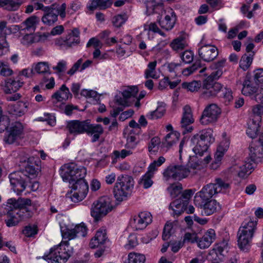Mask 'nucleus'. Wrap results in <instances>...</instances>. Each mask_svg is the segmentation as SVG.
<instances>
[{
    "label": "nucleus",
    "mask_w": 263,
    "mask_h": 263,
    "mask_svg": "<svg viewBox=\"0 0 263 263\" xmlns=\"http://www.w3.org/2000/svg\"><path fill=\"white\" fill-rule=\"evenodd\" d=\"M218 97L222 100L226 105H228L233 99L232 90L230 88L223 86Z\"/></svg>",
    "instance_id": "obj_35"
},
{
    "label": "nucleus",
    "mask_w": 263,
    "mask_h": 263,
    "mask_svg": "<svg viewBox=\"0 0 263 263\" xmlns=\"http://www.w3.org/2000/svg\"><path fill=\"white\" fill-rule=\"evenodd\" d=\"M4 6L9 11H15L23 3V0H4Z\"/></svg>",
    "instance_id": "obj_42"
},
{
    "label": "nucleus",
    "mask_w": 263,
    "mask_h": 263,
    "mask_svg": "<svg viewBox=\"0 0 263 263\" xmlns=\"http://www.w3.org/2000/svg\"><path fill=\"white\" fill-rule=\"evenodd\" d=\"M165 161V159L163 157H159L157 160L150 164L146 173L154 176V172L157 170V167L161 166Z\"/></svg>",
    "instance_id": "obj_45"
},
{
    "label": "nucleus",
    "mask_w": 263,
    "mask_h": 263,
    "mask_svg": "<svg viewBox=\"0 0 263 263\" xmlns=\"http://www.w3.org/2000/svg\"><path fill=\"white\" fill-rule=\"evenodd\" d=\"M182 190V184L180 183H173L167 187V191L170 193L172 198H175L181 193Z\"/></svg>",
    "instance_id": "obj_41"
},
{
    "label": "nucleus",
    "mask_w": 263,
    "mask_h": 263,
    "mask_svg": "<svg viewBox=\"0 0 263 263\" xmlns=\"http://www.w3.org/2000/svg\"><path fill=\"white\" fill-rule=\"evenodd\" d=\"M194 122L193 116L191 107L185 105L183 108L182 116L180 121V127L183 134L190 133L193 128L191 124Z\"/></svg>",
    "instance_id": "obj_15"
},
{
    "label": "nucleus",
    "mask_w": 263,
    "mask_h": 263,
    "mask_svg": "<svg viewBox=\"0 0 263 263\" xmlns=\"http://www.w3.org/2000/svg\"><path fill=\"white\" fill-rule=\"evenodd\" d=\"M260 90L257 84H254L251 81V76L247 73L243 82V88L242 93L245 96H251L255 95V98H260L258 96L260 93Z\"/></svg>",
    "instance_id": "obj_24"
},
{
    "label": "nucleus",
    "mask_w": 263,
    "mask_h": 263,
    "mask_svg": "<svg viewBox=\"0 0 263 263\" xmlns=\"http://www.w3.org/2000/svg\"><path fill=\"white\" fill-rule=\"evenodd\" d=\"M128 16L126 14H118L112 18L113 25L117 28L121 27L127 20Z\"/></svg>",
    "instance_id": "obj_44"
},
{
    "label": "nucleus",
    "mask_w": 263,
    "mask_h": 263,
    "mask_svg": "<svg viewBox=\"0 0 263 263\" xmlns=\"http://www.w3.org/2000/svg\"><path fill=\"white\" fill-rule=\"evenodd\" d=\"M145 257L144 255L136 253H130L128 254V262L129 263H145Z\"/></svg>",
    "instance_id": "obj_48"
},
{
    "label": "nucleus",
    "mask_w": 263,
    "mask_h": 263,
    "mask_svg": "<svg viewBox=\"0 0 263 263\" xmlns=\"http://www.w3.org/2000/svg\"><path fill=\"white\" fill-rule=\"evenodd\" d=\"M147 13L148 15L154 13H158L157 11V8L163 9V4L158 3L156 4V2L154 1L148 2L146 5Z\"/></svg>",
    "instance_id": "obj_51"
},
{
    "label": "nucleus",
    "mask_w": 263,
    "mask_h": 263,
    "mask_svg": "<svg viewBox=\"0 0 263 263\" xmlns=\"http://www.w3.org/2000/svg\"><path fill=\"white\" fill-rule=\"evenodd\" d=\"M37 230L36 227L27 226H26L23 230V234L27 237H32L36 234Z\"/></svg>",
    "instance_id": "obj_60"
},
{
    "label": "nucleus",
    "mask_w": 263,
    "mask_h": 263,
    "mask_svg": "<svg viewBox=\"0 0 263 263\" xmlns=\"http://www.w3.org/2000/svg\"><path fill=\"white\" fill-rule=\"evenodd\" d=\"M262 148L259 146L253 147L251 146L250 147V158L251 161L253 162H256L258 161V159L261 158L263 155L262 153Z\"/></svg>",
    "instance_id": "obj_38"
},
{
    "label": "nucleus",
    "mask_w": 263,
    "mask_h": 263,
    "mask_svg": "<svg viewBox=\"0 0 263 263\" xmlns=\"http://www.w3.org/2000/svg\"><path fill=\"white\" fill-rule=\"evenodd\" d=\"M200 58L204 61L210 62L213 61L218 55V49L210 44L202 45L198 49Z\"/></svg>",
    "instance_id": "obj_22"
},
{
    "label": "nucleus",
    "mask_w": 263,
    "mask_h": 263,
    "mask_svg": "<svg viewBox=\"0 0 263 263\" xmlns=\"http://www.w3.org/2000/svg\"><path fill=\"white\" fill-rule=\"evenodd\" d=\"M217 194L215 185L209 183L204 185L201 191L198 192L194 197V201L199 202L203 200L212 199V198Z\"/></svg>",
    "instance_id": "obj_19"
},
{
    "label": "nucleus",
    "mask_w": 263,
    "mask_h": 263,
    "mask_svg": "<svg viewBox=\"0 0 263 263\" xmlns=\"http://www.w3.org/2000/svg\"><path fill=\"white\" fill-rule=\"evenodd\" d=\"M34 70L38 73H50L48 63L45 62L38 63L35 65Z\"/></svg>",
    "instance_id": "obj_54"
},
{
    "label": "nucleus",
    "mask_w": 263,
    "mask_h": 263,
    "mask_svg": "<svg viewBox=\"0 0 263 263\" xmlns=\"http://www.w3.org/2000/svg\"><path fill=\"white\" fill-rule=\"evenodd\" d=\"M226 60L222 59L214 64V68L216 69L215 71L211 73L210 75H214L215 78H219L222 74V68L224 66Z\"/></svg>",
    "instance_id": "obj_49"
},
{
    "label": "nucleus",
    "mask_w": 263,
    "mask_h": 263,
    "mask_svg": "<svg viewBox=\"0 0 263 263\" xmlns=\"http://www.w3.org/2000/svg\"><path fill=\"white\" fill-rule=\"evenodd\" d=\"M217 194L215 185L209 183L204 185L201 191L198 192L194 197V201L199 202L203 200L212 199V198Z\"/></svg>",
    "instance_id": "obj_20"
},
{
    "label": "nucleus",
    "mask_w": 263,
    "mask_h": 263,
    "mask_svg": "<svg viewBox=\"0 0 263 263\" xmlns=\"http://www.w3.org/2000/svg\"><path fill=\"white\" fill-rule=\"evenodd\" d=\"M138 136L130 133L127 138V145L128 147L134 148L139 142Z\"/></svg>",
    "instance_id": "obj_61"
},
{
    "label": "nucleus",
    "mask_w": 263,
    "mask_h": 263,
    "mask_svg": "<svg viewBox=\"0 0 263 263\" xmlns=\"http://www.w3.org/2000/svg\"><path fill=\"white\" fill-rule=\"evenodd\" d=\"M20 162L21 163L20 165L21 167L20 171L30 177V181L36 177L41 171V161L33 157H28V156H26L20 157Z\"/></svg>",
    "instance_id": "obj_9"
},
{
    "label": "nucleus",
    "mask_w": 263,
    "mask_h": 263,
    "mask_svg": "<svg viewBox=\"0 0 263 263\" xmlns=\"http://www.w3.org/2000/svg\"><path fill=\"white\" fill-rule=\"evenodd\" d=\"M8 177L13 191L17 195L21 194L24 191L28 183H31L30 177L25 175L20 171L10 173Z\"/></svg>",
    "instance_id": "obj_11"
},
{
    "label": "nucleus",
    "mask_w": 263,
    "mask_h": 263,
    "mask_svg": "<svg viewBox=\"0 0 263 263\" xmlns=\"http://www.w3.org/2000/svg\"><path fill=\"white\" fill-rule=\"evenodd\" d=\"M201 209L203 210L205 215H212L216 211L218 203L215 199L203 200L195 202Z\"/></svg>",
    "instance_id": "obj_29"
},
{
    "label": "nucleus",
    "mask_w": 263,
    "mask_h": 263,
    "mask_svg": "<svg viewBox=\"0 0 263 263\" xmlns=\"http://www.w3.org/2000/svg\"><path fill=\"white\" fill-rule=\"evenodd\" d=\"M72 94L65 84H63L60 89L51 96V102L54 106L58 107V103L66 101L69 98H71Z\"/></svg>",
    "instance_id": "obj_25"
},
{
    "label": "nucleus",
    "mask_w": 263,
    "mask_h": 263,
    "mask_svg": "<svg viewBox=\"0 0 263 263\" xmlns=\"http://www.w3.org/2000/svg\"><path fill=\"white\" fill-rule=\"evenodd\" d=\"M164 18L162 17L158 20L160 27L166 30H172L176 22L177 16L173 10L170 8H167L164 11Z\"/></svg>",
    "instance_id": "obj_16"
},
{
    "label": "nucleus",
    "mask_w": 263,
    "mask_h": 263,
    "mask_svg": "<svg viewBox=\"0 0 263 263\" xmlns=\"http://www.w3.org/2000/svg\"><path fill=\"white\" fill-rule=\"evenodd\" d=\"M114 207V201L110 197L107 196L101 197L93 203L91 215L96 221H98L101 217L110 212Z\"/></svg>",
    "instance_id": "obj_8"
},
{
    "label": "nucleus",
    "mask_w": 263,
    "mask_h": 263,
    "mask_svg": "<svg viewBox=\"0 0 263 263\" xmlns=\"http://www.w3.org/2000/svg\"><path fill=\"white\" fill-rule=\"evenodd\" d=\"M153 177V175L146 173L142 176L139 182V183L142 184L144 188L148 189L151 187L153 183V181L152 180Z\"/></svg>",
    "instance_id": "obj_52"
},
{
    "label": "nucleus",
    "mask_w": 263,
    "mask_h": 263,
    "mask_svg": "<svg viewBox=\"0 0 263 263\" xmlns=\"http://www.w3.org/2000/svg\"><path fill=\"white\" fill-rule=\"evenodd\" d=\"M87 126L85 133L92 137L91 141L94 143L98 141L104 132L102 126L99 124H91L90 120H88Z\"/></svg>",
    "instance_id": "obj_27"
},
{
    "label": "nucleus",
    "mask_w": 263,
    "mask_h": 263,
    "mask_svg": "<svg viewBox=\"0 0 263 263\" xmlns=\"http://www.w3.org/2000/svg\"><path fill=\"white\" fill-rule=\"evenodd\" d=\"M138 91V88L136 86L129 87L122 92V96L127 100V99L130 98L132 96L135 97Z\"/></svg>",
    "instance_id": "obj_53"
},
{
    "label": "nucleus",
    "mask_w": 263,
    "mask_h": 263,
    "mask_svg": "<svg viewBox=\"0 0 263 263\" xmlns=\"http://www.w3.org/2000/svg\"><path fill=\"white\" fill-rule=\"evenodd\" d=\"M230 145V140L224 139L218 146L214 155V160L211 165L213 170H216L221 164L222 158Z\"/></svg>",
    "instance_id": "obj_21"
},
{
    "label": "nucleus",
    "mask_w": 263,
    "mask_h": 263,
    "mask_svg": "<svg viewBox=\"0 0 263 263\" xmlns=\"http://www.w3.org/2000/svg\"><path fill=\"white\" fill-rule=\"evenodd\" d=\"M198 166L197 163L192 162H189L185 165H171L164 170L163 173V177L165 181H168L171 178L180 181L189 176L195 175Z\"/></svg>",
    "instance_id": "obj_2"
},
{
    "label": "nucleus",
    "mask_w": 263,
    "mask_h": 263,
    "mask_svg": "<svg viewBox=\"0 0 263 263\" xmlns=\"http://www.w3.org/2000/svg\"><path fill=\"white\" fill-rule=\"evenodd\" d=\"M71 193L72 195L70 196V198L72 201L74 202L81 201L86 197V196L83 194L72 190L71 191Z\"/></svg>",
    "instance_id": "obj_64"
},
{
    "label": "nucleus",
    "mask_w": 263,
    "mask_h": 263,
    "mask_svg": "<svg viewBox=\"0 0 263 263\" xmlns=\"http://www.w3.org/2000/svg\"><path fill=\"white\" fill-rule=\"evenodd\" d=\"M32 200L28 198H11L7 201V212L4 220L8 227L17 226L20 222L31 218L33 212L31 209Z\"/></svg>",
    "instance_id": "obj_1"
},
{
    "label": "nucleus",
    "mask_w": 263,
    "mask_h": 263,
    "mask_svg": "<svg viewBox=\"0 0 263 263\" xmlns=\"http://www.w3.org/2000/svg\"><path fill=\"white\" fill-rule=\"evenodd\" d=\"M152 222V216L149 212L144 211L135 216L132 223L136 230L144 229Z\"/></svg>",
    "instance_id": "obj_18"
},
{
    "label": "nucleus",
    "mask_w": 263,
    "mask_h": 263,
    "mask_svg": "<svg viewBox=\"0 0 263 263\" xmlns=\"http://www.w3.org/2000/svg\"><path fill=\"white\" fill-rule=\"evenodd\" d=\"M213 130L211 128L202 130L199 133L195 135L191 139L194 145L193 151L195 154L199 156L208 153L210 144L214 141Z\"/></svg>",
    "instance_id": "obj_4"
},
{
    "label": "nucleus",
    "mask_w": 263,
    "mask_h": 263,
    "mask_svg": "<svg viewBox=\"0 0 263 263\" xmlns=\"http://www.w3.org/2000/svg\"><path fill=\"white\" fill-rule=\"evenodd\" d=\"M215 239V231L214 229H210L198 240L197 241L198 247L201 249L208 248Z\"/></svg>",
    "instance_id": "obj_28"
},
{
    "label": "nucleus",
    "mask_w": 263,
    "mask_h": 263,
    "mask_svg": "<svg viewBox=\"0 0 263 263\" xmlns=\"http://www.w3.org/2000/svg\"><path fill=\"white\" fill-rule=\"evenodd\" d=\"M257 220L251 218L246 219L242 222L238 232V245L242 250H247L253 237L256 228Z\"/></svg>",
    "instance_id": "obj_5"
},
{
    "label": "nucleus",
    "mask_w": 263,
    "mask_h": 263,
    "mask_svg": "<svg viewBox=\"0 0 263 263\" xmlns=\"http://www.w3.org/2000/svg\"><path fill=\"white\" fill-rule=\"evenodd\" d=\"M177 133H170L166 135L165 137V141L163 143L168 148L171 147L178 140Z\"/></svg>",
    "instance_id": "obj_50"
},
{
    "label": "nucleus",
    "mask_w": 263,
    "mask_h": 263,
    "mask_svg": "<svg viewBox=\"0 0 263 263\" xmlns=\"http://www.w3.org/2000/svg\"><path fill=\"white\" fill-rule=\"evenodd\" d=\"M254 52H251L250 54H244L241 58L239 61V67L244 71H246L252 64Z\"/></svg>",
    "instance_id": "obj_34"
},
{
    "label": "nucleus",
    "mask_w": 263,
    "mask_h": 263,
    "mask_svg": "<svg viewBox=\"0 0 263 263\" xmlns=\"http://www.w3.org/2000/svg\"><path fill=\"white\" fill-rule=\"evenodd\" d=\"M186 45L185 39L181 36L174 39L170 44L171 48L176 52L183 50Z\"/></svg>",
    "instance_id": "obj_36"
},
{
    "label": "nucleus",
    "mask_w": 263,
    "mask_h": 263,
    "mask_svg": "<svg viewBox=\"0 0 263 263\" xmlns=\"http://www.w3.org/2000/svg\"><path fill=\"white\" fill-rule=\"evenodd\" d=\"M9 50V44L6 41L5 36L0 37V57Z\"/></svg>",
    "instance_id": "obj_59"
},
{
    "label": "nucleus",
    "mask_w": 263,
    "mask_h": 263,
    "mask_svg": "<svg viewBox=\"0 0 263 263\" xmlns=\"http://www.w3.org/2000/svg\"><path fill=\"white\" fill-rule=\"evenodd\" d=\"M201 67V61H196L192 66L183 69L181 73L185 76H189Z\"/></svg>",
    "instance_id": "obj_46"
},
{
    "label": "nucleus",
    "mask_w": 263,
    "mask_h": 263,
    "mask_svg": "<svg viewBox=\"0 0 263 263\" xmlns=\"http://www.w3.org/2000/svg\"><path fill=\"white\" fill-rule=\"evenodd\" d=\"M165 112V107L163 106H158L156 109L151 111L147 117L148 119L153 120L161 118Z\"/></svg>",
    "instance_id": "obj_47"
},
{
    "label": "nucleus",
    "mask_w": 263,
    "mask_h": 263,
    "mask_svg": "<svg viewBox=\"0 0 263 263\" xmlns=\"http://www.w3.org/2000/svg\"><path fill=\"white\" fill-rule=\"evenodd\" d=\"M202 87V83L200 81H193L191 82H183L182 87L191 92L197 91L200 87Z\"/></svg>",
    "instance_id": "obj_39"
},
{
    "label": "nucleus",
    "mask_w": 263,
    "mask_h": 263,
    "mask_svg": "<svg viewBox=\"0 0 263 263\" xmlns=\"http://www.w3.org/2000/svg\"><path fill=\"white\" fill-rule=\"evenodd\" d=\"M62 235L64 239H67L68 240L78 237L74 228L69 229L68 228L61 227Z\"/></svg>",
    "instance_id": "obj_43"
},
{
    "label": "nucleus",
    "mask_w": 263,
    "mask_h": 263,
    "mask_svg": "<svg viewBox=\"0 0 263 263\" xmlns=\"http://www.w3.org/2000/svg\"><path fill=\"white\" fill-rule=\"evenodd\" d=\"M95 237L100 243L102 245L104 244L107 238L106 230L102 228L100 229L96 232Z\"/></svg>",
    "instance_id": "obj_58"
},
{
    "label": "nucleus",
    "mask_w": 263,
    "mask_h": 263,
    "mask_svg": "<svg viewBox=\"0 0 263 263\" xmlns=\"http://www.w3.org/2000/svg\"><path fill=\"white\" fill-rule=\"evenodd\" d=\"M157 61H154L151 62L147 65V68L145 71V77L146 79L152 78L157 79L156 67L157 65Z\"/></svg>",
    "instance_id": "obj_40"
},
{
    "label": "nucleus",
    "mask_w": 263,
    "mask_h": 263,
    "mask_svg": "<svg viewBox=\"0 0 263 263\" xmlns=\"http://www.w3.org/2000/svg\"><path fill=\"white\" fill-rule=\"evenodd\" d=\"M134 184V181L132 176L127 175L118 176L113 190L116 199L119 201L126 199L132 192Z\"/></svg>",
    "instance_id": "obj_6"
},
{
    "label": "nucleus",
    "mask_w": 263,
    "mask_h": 263,
    "mask_svg": "<svg viewBox=\"0 0 263 263\" xmlns=\"http://www.w3.org/2000/svg\"><path fill=\"white\" fill-rule=\"evenodd\" d=\"M213 184L215 185L217 194L220 192L226 193L229 191L230 189V183L221 178H216L215 179V182Z\"/></svg>",
    "instance_id": "obj_37"
},
{
    "label": "nucleus",
    "mask_w": 263,
    "mask_h": 263,
    "mask_svg": "<svg viewBox=\"0 0 263 263\" xmlns=\"http://www.w3.org/2000/svg\"><path fill=\"white\" fill-rule=\"evenodd\" d=\"M133 154L132 151L130 150L122 149L121 152L119 151H114L112 153L114 156L115 157L112 163H115L117 161V159L121 158L124 159L126 157L129 156Z\"/></svg>",
    "instance_id": "obj_55"
},
{
    "label": "nucleus",
    "mask_w": 263,
    "mask_h": 263,
    "mask_svg": "<svg viewBox=\"0 0 263 263\" xmlns=\"http://www.w3.org/2000/svg\"><path fill=\"white\" fill-rule=\"evenodd\" d=\"M74 228L78 237H85L87 235L88 229L85 224L83 222L76 225Z\"/></svg>",
    "instance_id": "obj_57"
},
{
    "label": "nucleus",
    "mask_w": 263,
    "mask_h": 263,
    "mask_svg": "<svg viewBox=\"0 0 263 263\" xmlns=\"http://www.w3.org/2000/svg\"><path fill=\"white\" fill-rule=\"evenodd\" d=\"M194 193V191L192 189L185 190L181 193L178 199L170 203V208L173 210L175 214H181L183 212V209L188 205L189 200Z\"/></svg>",
    "instance_id": "obj_14"
},
{
    "label": "nucleus",
    "mask_w": 263,
    "mask_h": 263,
    "mask_svg": "<svg viewBox=\"0 0 263 263\" xmlns=\"http://www.w3.org/2000/svg\"><path fill=\"white\" fill-rule=\"evenodd\" d=\"M221 112V109L216 104H210L203 110L200 122L204 125L214 123L217 121Z\"/></svg>",
    "instance_id": "obj_13"
},
{
    "label": "nucleus",
    "mask_w": 263,
    "mask_h": 263,
    "mask_svg": "<svg viewBox=\"0 0 263 263\" xmlns=\"http://www.w3.org/2000/svg\"><path fill=\"white\" fill-rule=\"evenodd\" d=\"M259 131V128L255 125H252L248 124V127L247 129V134L251 138H254L256 137Z\"/></svg>",
    "instance_id": "obj_62"
},
{
    "label": "nucleus",
    "mask_w": 263,
    "mask_h": 263,
    "mask_svg": "<svg viewBox=\"0 0 263 263\" xmlns=\"http://www.w3.org/2000/svg\"><path fill=\"white\" fill-rule=\"evenodd\" d=\"M252 168V164L249 161L235 164L230 167L229 171L233 175L243 178L251 173L248 172Z\"/></svg>",
    "instance_id": "obj_26"
},
{
    "label": "nucleus",
    "mask_w": 263,
    "mask_h": 263,
    "mask_svg": "<svg viewBox=\"0 0 263 263\" xmlns=\"http://www.w3.org/2000/svg\"><path fill=\"white\" fill-rule=\"evenodd\" d=\"M24 82L20 76L6 78L2 82L4 91L6 93H11L17 91L24 84Z\"/></svg>",
    "instance_id": "obj_17"
},
{
    "label": "nucleus",
    "mask_w": 263,
    "mask_h": 263,
    "mask_svg": "<svg viewBox=\"0 0 263 263\" xmlns=\"http://www.w3.org/2000/svg\"><path fill=\"white\" fill-rule=\"evenodd\" d=\"M214 75H210L205 78L202 82V92L201 97L205 99L218 96L222 87V85L215 82L218 78Z\"/></svg>",
    "instance_id": "obj_10"
},
{
    "label": "nucleus",
    "mask_w": 263,
    "mask_h": 263,
    "mask_svg": "<svg viewBox=\"0 0 263 263\" xmlns=\"http://www.w3.org/2000/svg\"><path fill=\"white\" fill-rule=\"evenodd\" d=\"M180 58L182 62L185 64H190L192 63L194 59V53L192 51L185 50L180 54Z\"/></svg>",
    "instance_id": "obj_56"
},
{
    "label": "nucleus",
    "mask_w": 263,
    "mask_h": 263,
    "mask_svg": "<svg viewBox=\"0 0 263 263\" xmlns=\"http://www.w3.org/2000/svg\"><path fill=\"white\" fill-rule=\"evenodd\" d=\"M73 253L68 241H63L59 246L51 248L43 258L48 263H66Z\"/></svg>",
    "instance_id": "obj_3"
},
{
    "label": "nucleus",
    "mask_w": 263,
    "mask_h": 263,
    "mask_svg": "<svg viewBox=\"0 0 263 263\" xmlns=\"http://www.w3.org/2000/svg\"><path fill=\"white\" fill-rule=\"evenodd\" d=\"M60 175L64 181L71 184L78 179L84 178L86 170L84 167L78 166L74 163H70L62 167Z\"/></svg>",
    "instance_id": "obj_7"
},
{
    "label": "nucleus",
    "mask_w": 263,
    "mask_h": 263,
    "mask_svg": "<svg viewBox=\"0 0 263 263\" xmlns=\"http://www.w3.org/2000/svg\"><path fill=\"white\" fill-rule=\"evenodd\" d=\"M65 45L68 47L75 46L79 44L80 39H76L69 35H67L64 40Z\"/></svg>",
    "instance_id": "obj_63"
},
{
    "label": "nucleus",
    "mask_w": 263,
    "mask_h": 263,
    "mask_svg": "<svg viewBox=\"0 0 263 263\" xmlns=\"http://www.w3.org/2000/svg\"><path fill=\"white\" fill-rule=\"evenodd\" d=\"M88 120L84 121L71 120L67 123L66 129L69 134L74 136L80 135L85 133L86 128L87 127Z\"/></svg>",
    "instance_id": "obj_23"
},
{
    "label": "nucleus",
    "mask_w": 263,
    "mask_h": 263,
    "mask_svg": "<svg viewBox=\"0 0 263 263\" xmlns=\"http://www.w3.org/2000/svg\"><path fill=\"white\" fill-rule=\"evenodd\" d=\"M5 129L3 140L6 143L11 144L17 142L23 137L24 127L20 122L12 123L9 127H5Z\"/></svg>",
    "instance_id": "obj_12"
},
{
    "label": "nucleus",
    "mask_w": 263,
    "mask_h": 263,
    "mask_svg": "<svg viewBox=\"0 0 263 263\" xmlns=\"http://www.w3.org/2000/svg\"><path fill=\"white\" fill-rule=\"evenodd\" d=\"M55 5H52L47 9L42 16V21L43 23L48 26L53 25L58 20L57 13H55Z\"/></svg>",
    "instance_id": "obj_31"
},
{
    "label": "nucleus",
    "mask_w": 263,
    "mask_h": 263,
    "mask_svg": "<svg viewBox=\"0 0 263 263\" xmlns=\"http://www.w3.org/2000/svg\"><path fill=\"white\" fill-rule=\"evenodd\" d=\"M228 248V242L227 240H223L222 241L216 243L213 250L211 251L210 254L211 255H215L218 257V259L216 261L218 262L221 261L223 257V252L224 251H227Z\"/></svg>",
    "instance_id": "obj_30"
},
{
    "label": "nucleus",
    "mask_w": 263,
    "mask_h": 263,
    "mask_svg": "<svg viewBox=\"0 0 263 263\" xmlns=\"http://www.w3.org/2000/svg\"><path fill=\"white\" fill-rule=\"evenodd\" d=\"M71 184L72 190L79 192L85 196L87 194L88 185L84 178L78 179Z\"/></svg>",
    "instance_id": "obj_33"
},
{
    "label": "nucleus",
    "mask_w": 263,
    "mask_h": 263,
    "mask_svg": "<svg viewBox=\"0 0 263 263\" xmlns=\"http://www.w3.org/2000/svg\"><path fill=\"white\" fill-rule=\"evenodd\" d=\"M40 22V18L35 16L32 15L27 18L22 24V27H24L23 30H27L30 32H34L36 25Z\"/></svg>",
    "instance_id": "obj_32"
}]
</instances>
